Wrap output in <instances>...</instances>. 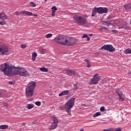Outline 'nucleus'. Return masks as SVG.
I'll return each mask as SVG.
<instances>
[{
    "mask_svg": "<svg viewBox=\"0 0 131 131\" xmlns=\"http://www.w3.org/2000/svg\"><path fill=\"white\" fill-rule=\"evenodd\" d=\"M75 20L81 25H84L86 23V18H84L80 16L76 15L74 17Z\"/></svg>",
    "mask_w": 131,
    "mask_h": 131,
    "instance_id": "8",
    "label": "nucleus"
},
{
    "mask_svg": "<svg viewBox=\"0 0 131 131\" xmlns=\"http://www.w3.org/2000/svg\"><path fill=\"white\" fill-rule=\"evenodd\" d=\"M36 57H37V53H36V52H33L32 53V60H33V61H35V58H36Z\"/></svg>",
    "mask_w": 131,
    "mask_h": 131,
    "instance_id": "21",
    "label": "nucleus"
},
{
    "mask_svg": "<svg viewBox=\"0 0 131 131\" xmlns=\"http://www.w3.org/2000/svg\"><path fill=\"white\" fill-rule=\"evenodd\" d=\"M100 111H101V112H103L104 111H105V107L104 106H102L100 108Z\"/></svg>",
    "mask_w": 131,
    "mask_h": 131,
    "instance_id": "31",
    "label": "nucleus"
},
{
    "mask_svg": "<svg viewBox=\"0 0 131 131\" xmlns=\"http://www.w3.org/2000/svg\"><path fill=\"white\" fill-rule=\"evenodd\" d=\"M9 127L8 125H0V129H7Z\"/></svg>",
    "mask_w": 131,
    "mask_h": 131,
    "instance_id": "20",
    "label": "nucleus"
},
{
    "mask_svg": "<svg viewBox=\"0 0 131 131\" xmlns=\"http://www.w3.org/2000/svg\"><path fill=\"white\" fill-rule=\"evenodd\" d=\"M0 70L8 76H13V75H17V74L20 76H28L29 75V73L25 69L20 68V67L14 69L7 63L2 64Z\"/></svg>",
    "mask_w": 131,
    "mask_h": 131,
    "instance_id": "1",
    "label": "nucleus"
},
{
    "mask_svg": "<svg viewBox=\"0 0 131 131\" xmlns=\"http://www.w3.org/2000/svg\"><path fill=\"white\" fill-rule=\"evenodd\" d=\"M94 11H96L98 14H104L108 12V9L106 7H95Z\"/></svg>",
    "mask_w": 131,
    "mask_h": 131,
    "instance_id": "10",
    "label": "nucleus"
},
{
    "mask_svg": "<svg viewBox=\"0 0 131 131\" xmlns=\"http://www.w3.org/2000/svg\"><path fill=\"white\" fill-rule=\"evenodd\" d=\"M124 8L125 10H131V4H126L124 5Z\"/></svg>",
    "mask_w": 131,
    "mask_h": 131,
    "instance_id": "19",
    "label": "nucleus"
},
{
    "mask_svg": "<svg viewBox=\"0 0 131 131\" xmlns=\"http://www.w3.org/2000/svg\"><path fill=\"white\" fill-rule=\"evenodd\" d=\"M99 81H100V76H99V74H96L91 79L89 83L90 84H98Z\"/></svg>",
    "mask_w": 131,
    "mask_h": 131,
    "instance_id": "9",
    "label": "nucleus"
},
{
    "mask_svg": "<svg viewBox=\"0 0 131 131\" xmlns=\"http://www.w3.org/2000/svg\"><path fill=\"white\" fill-rule=\"evenodd\" d=\"M23 124H24V125H25L26 124V123H23Z\"/></svg>",
    "mask_w": 131,
    "mask_h": 131,
    "instance_id": "47",
    "label": "nucleus"
},
{
    "mask_svg": "<svg viewBox=\"0 0 131 131\" xmlns=\"http://www.w3.org/2000/svg\"><path fill=\"white\" fill-rule=\"evenodd\" d=\"M20 14H22L23 15H26V16H32L33 13L30 12L28 11H21Z\"/></svg>",
    "mask_w": 131,
    "mask_h": 131,
    "instance_id": "14",
    "label": "nucleus"
},
{
    "mask_svg": "<svg viewBox=\"0 0 131 131\" xmlns=\"http://www.w3.org/2000/svg\"><path fill=\"white\" fill-rule=\"evenodd\" d=\"M56 12H52V16H53V17H55V13Z\"/></svg>",
    "mask_w": 131,
    "mask_h": 131,
    "instance_id": "40",
    "label": "nucleus"
},
{
    "mask_svg": "<svg viewBox=\"0 0 131 131\" xmlns=\"http://www.w3.org/2000/svg\"><path fill=\"white\" fill-rule=\"evenodd\" d=\"M103 49L106 51H109V52H114L115 51L112 45H104L101 48V50H103Z\"/></svg>",
    "mask_w": 131,
    "mask_h": 131,
    "instance_id": "12",
    "label": "nucleus"
},
{
    "mask_svg": "<svg viewBox=\"0 0 131 131\" xmlns=\"http://www.w3.org/2000/svg\"><path fill=\"white\" fill-rule=\"evenodd\" d=\"M68 94H69V91L66 90V91H63L61 93H60L59 94V97H62V96H65L66 95H68Z\"/></svg>",
    "mask_w": 131,
    "mask_h": 131,
    "instance_id": "15",
    "label": "nucleus"
},
{
    "mask_svg": "<svg viewBox=\"0 0 131 131\" xmlns=\"http://www.w3.org/2000/svg\"><path fill=\"white\" fill-rule=\"evenodd\" d=\"M105 23H106L105 25H108V23L107 22H106Z\"/></svg>",
    "mask_w": 131,
    "mask_h": 131,
    "instance_id": "46",
    "label": "nucleus"
},
{
    "mask_svg": "<svg viewBox=\"0 0 131 131\" xmlns=\"http://www.w3.org/2000/svg\"><path fill=\"white\" fill-rule=\"evenodd\" d=\"M84 61H85V62H86V63L89 64H91V60H88V59H84Z\"/></svg>",
    "mask_w": 131,
    "mask_h": 131,
    "instance_id": "34",
    "label": "nucleus"
},
{
    "mask_svg": "<svg viewBox=\"0 0 131 131\" xmlns=\"http://www.w3.org/2000/svg\"><path fill=\"white\" fill-rule=\"evenodd\" d=\"M6 19H8V16L5 13H0V25H5L6 24L5 20Z\"/></svg>",
    "mask_w": 131,
    "mask_h": 131,
    "instance_id": "11",
    "label": "nucleus"
},
{
    "mask_svg": "<svg viewBox=\"0 0 131 131\" xmlns=\"http://www.w3.org/2000/svg\"><path fill=\"white\" fill-rule=\"evenodd\" d=\"M77 88H78V86H77L76 84H74L73 89V91H76V90H77Z\"/></svg>",
    "mask_w": 131,
    "mask_h": 131,
    "instance_id": "29",
    "label": "nucleus"
},
{
    "mask_svg": "<svg viewBox=\"0 0 131 131\" xmlns=\"http://www.w3.org/2000/svg\"><path fill=\"white\" fill-rule=\"evenodd\" d=\"M34 107V105L33 104H28V109H32Z\"/></svg>",
    "mask_w": 131,
    "mask_h": 131,
    "instance_id": "24",
    "label": "nucleus"
},
{
    "mask_svg": "<svg viewBox=\"0 0 131 131\" xmlns=\"http://www.w3.org/2000/svg\"><path fill=\"white\" fill-rule=\"evenodd\" d=\"M124 53L126 55H128L129 54H131V49L128 48L127 49H125L124 51Z\"/></svg>",
    "mask_w": 131,
    "mask_h": 131,
    "instance_id": "17",
    "label": "nucleus"
},
{
    "mask_svg": "<svg viewBox=\"0 0 131 131\" xmlns=\"http://www.w3.org/2000/svg\"><path fill=\"white\" fill-rule=\"evenodd\" d=\"M119 100L121 101H124L125 100V96L123 95V94H121V95H119Z\"/></svg>",
    "mask_w": 131,
    "mask_h": 131,
    "instance_id": "18",
    "label": "nucleus"
},
{
    "mask_svg": "<svg viewBox=\"0 0 131 131\" xmlns=\"http://www.w3.org/2000/svg\"><path fill=\"white\" fill-rule=\"evenodd\" d=\"M95 57H98L99 56V53H95Z\"/></svg>",
    "mask_w": 131,
    "mask_h": 131,
    "instance_id": "42",
    "label": "nucleus"
},
{
    "mask_svg": "<svg viewBox=\"0 0 131 131\" xmlns=\"http://www.w3.org/2000/svg\"><path fill=\"white\" fill-rule=\"evenodd\" d=\"M94 10H95V8H93V9L92 14V17H95V16H96V13H97V12Z\"/></svg>",
    "mask_w": 131,
    "mask_h": 131,
    "instance_id": "25",
    "label": "nucleus"
},
{
    "mask_svg": "<svg viewBox=\"0 0 131 131\" xmlns=\"http://www.w3.org/2000/svg\"><path fill=\"white\" fill-rule=\"evenodd\" d=\"M91 39V38H90V37H87V41H89V40H90Z\"/></svg>",
    "mask_w": 131,
    "mask_h": 131,
    "instance_id": "44",
    "label": "nucleus"
},
{
    "mask_svg": "<svg viewBox=\"0 0 131 131\" xmlns=\"http://www.w3.org/2000/svg\"><path fill=\"white\" fill-rule=\"evenodd\" d=\"M122 129L121 128H116L115 129V131H121Z\"/></svg>",
    "mask_w": 131,
    "mask_h": 131,
    "instance_id": "36",
    "label": "nucleus"
},
{
    "mask_svg": "<svg viewBox=\"0 0 131 131\" xmlns=\"http://www.w3.org/2000/svg\"><path fill=\"white\" fill-rule=\"evenodd\" d=\"M36 86V82L29 83L26 87V96L27 97H32L34 95V90H35Z\"/></svg>",
    "mask_w": 131,
    "mask_h": 131,
    "instance_id": "2",
    "label": "nucleus"
},
{
    "mask_svg": "<svg viewBox=\"0 0 131 131\" xmlns=\"http://www.w3.org/2000/svg\"><path fill=\"white\" fill-rule=\"evenodd\" d=\"M88 36V34H85L82 36V38H87Z\"/></svg>",
    "mask_w": 131,
    "mask_h": 131,
    "instance_id": "35",
    "label": "nucleus"
},
{
    "mask_svg": "<svg viewBox=\"0 0 131 131\" xmlns=\"http://www.w3.org/2000/svg\"><path fill=\"white\" fill-rule=\"evenodd\" d=\"M89 36H93V34H89Z\"/></svg>",
    "mask_w": 131,
    "mask_h": 131,
    "instance_id": "45",
    "label": "nucleus"
},
{
    "mask_svg": "<svg viewBox=\"0 0 131 131\" xmlns=\"http://www.w3.org/2000/svg\"><path fill=\"white\" fill-rule=\"evenodd\" d=\"M83 129H81V130H80L79 131H83Z\"/></svg>",
    "mask_w": 131,
    "mask_h": 131,
    "instance_id": "48",
    "label": "nucleus"
},
{
    "mask_svg": "<svg viewBox=\"0 0 131 131\" xmlns=\"http://www.w3.org/2000/svg\"><path fill=\"white\" fill-rule=\"evenodd\" d=\"M45 2H47V0H45Z\"/></svg>",
    "mask_w": 131,
    "mask_h": 131,
    "instance_id": "50",
    "label": "nucleus"
},
{
    "mask_svg": "<svg viewBox=\"0 0 131 131\" xmlns=\"http://www.w3.org/2000/svg\"><path fill=\"white\" fill-rule=\"evenodd\" d=\"M3 106L4 107H5V108H8V107H9V105L6 102L3 103Z\"/></svg>",
    "mask_w": 131,
    "mask_h": 131,
    "instance_id": "30",
    "label": "nucleus"
},
{
    "mask_svg": "<svg viewBox=\"0 0 131 131\" xmlns=\"http://www.w3.org/2000/svg\"><path fill=\"white\" fill-rule=\"evenodd\" d=\"M82 106H86L85 104H82Z\"/></svg>",
    "mask_w": 131,
    "mask_h": 131,
    "instance_id": "49",
    "label": "nucleus"
},
{
    "mask_svg": "<svg viewBox=\"0 0 131 131\" xmlns=\"http://www.w3.org/2000/svg\"><path fill=\"white\" fill-rule=\"evenodd\" d=\"M32 16H34V17H37V14H32Z\"/></svg>",
    "mask_w": 131,
    "mask_h": 131,
    "instance_id": "43",
    "label": "nucleus"
},
{
    "mask_svg": "<svg viewBox=\"0 0 131 131\" xmlns=\"http://www.w3.org/2000/svg\"><path fill=\"white\" fill-rule=\"evenodd\" d=\"M116 93L119 96L121 95L122 94V90L121 89H116Z\"/></svg>",
    "mask_w": 131,
    "mask_h": 131,
    "instance_id": "16",
    "label": "nucleus"
},
{
    "mask_svg": "<svg viewBox=\"0 0 131 131\" xmlns=\"http://www.w3.org/2000/svg\"><path fill=\"white\" fill-rule=\"evenodd\" d=\"M125 29H126V28H125Z\"/></svg>",
    "mask_w": 131,
    "mask_h": 131,
    "instance_id": "53",
    "label": "nucleus"
},
{
    "mask_svg": "<svg viewBox=\"0 0 131 131\" xmlns=\"http://www.w3.org/2000/svg\"><path fill=\"white\" fill-rule=\"evenodd\" d=\"M51 119L53 120V123L49 128V129L50 130H53V129H55V128L57 127V125H58V123H59V120H58V119L56 117H51Z\"/></svg>",
    "mask_w": 131,
    "mask_h": 131,
    "instance_id": "7",
    "label": "nucleus"
},
{
    "mask_svg": "<svg viewBox=\"0 0 131 131\" xmlns=\"http://www.w3.org/2000/svg\"><path fill=\"white\" fill-rule=\"evenodd\" d=\"M75 99V98L70 99L65 104L64 110L69 115H71V109H72L73 105H74Z\"/></svg>",
    "mask_w": 131,
    "mask_h": 131,
    "instance_id": "3",
    "label": "nucleus"
},
{
    "mask_svg": "<svg viewBox=\"0 0 131 131\" xmlns=\"http://www.w3.org/2000/svg\"><path fill=\"white\" fill-rule=\"evenodd\" d=\"M39 70H40V71H42L43 72H48V71H49V70L47 68H40Z\"/></svg>",
    "mask_w": 131,
    "mask_h": 131,
    "instance_id": "22",
    "label": "nucleus"
},
{
    "mask_svg": "<svg viewBox=\"0 0 131 131\" xmlns=\"http://www.w3.org/2000/svg\"><path fill=\"white\" fill-rule=\"evenodd\" d=\"M57 7L56 6L53 7L52 8V12L56 13V11H57Z\"/></svg>",
    "mask_w": 131,
    "mask_h": 131,
    "instance_id": "26",
    "label": "nucleus"
},
{
    "mask_svg": "<svg viewBox=\"0 0 131 131\" xmlns=\"http://www.w3.org/2000/svg\"><path fill=\"white\" fill-rule=\"evenodd\" d=\"M1 95H2V93H0V96H1Z\"/></svg>",
    "mask_w": 131,
    "mask_h": 131,
    "instance_id": "51",
    "label": "nucleus"
},
{
    "mask_svg": "<svg viewBox=\"0 0 131 131\" xmlns=\"http://www.w3.org/2000/svg\"><path fill=\"white\" fill-rule=\"evenodd\" d=\"M15 15H21V12L19 13V12H18V11L15 12Z\"/></svg>",
    "mask_w": 131,
    "mask_h": 131,
    "instance_id": "39",
    "label": "nucleus"
},
{
    "mask_svg": "<svg viewBox=\"0 0 131 131\" xmlns=\"http://www.w3.org/2000/svg\"><path fill=\"white\" fill-rule=\"evenodd\" d=\"M33 123H35V122H33Z\"/></svg>",
    "mask_w": 131,
    "mask_h": 131,
    "instance_id": "52",
    "label": "nucleus"
},
{
    "mask_svg": "<svg viewBox=\"0 0 131 131\" xmlns=\"http://www.w3.org/2000/svg\"><path fill=\"white\" fill-rule=\"evenodd\" d=\"M40 101H36L35 102V105H36L37 106H40Z\"/></svg>",
    "mask_w": 131,
    "mask_h": 131,
    "instance_id": "33",
    "label": "nucleus"
},
{
    "mask_svg": "<svg viewBox=\"0 0 131 131\" xmlns=\"http://www.w3.org/2000/svg\"><path fill=\"white\" fill-rule=\"evenodd\" d=\"M91 66H92L90 64H89L87 65L88 68H91Z\"/></svg>",
    "mask_w": 131,
    "mask_h": 131,
    "instance_id": "41",
    "label": "nucleus"
},
{
    "mask_svg": "<svg viewBox=\"0 0 131 131\" xmlns=\"http://www.w3.org/2000/svg\"><path fill=\"white\" fill-rule=\"evenodd\" d=\"M67 73L70 76H74L75 75V72L72 70H67Z\"/></svg>",
    "mask_w": 131,
    "mask_h": 131,
    "instance_id": "13",
    "label": "nucleus"
},
{
    "mask_svg": "<svg viewBox=\"0 0 131 131\" xmlns=\"http://www.w3.org/2000/svg\"><path fill=\"white\" fill-rule=\"evenodd\" d=\"M105 28H106V27H104V26H101L99 29H101V30H103V29H105Z\"/></svg>",
    "mask_w": 131,
    "mask_h": 131,
    "instance_id": "37",
    "label": "nucleus"
},
{
    "mask_svg": "<svg viewBox=\"0 0 131 131\" xmlns=\"http://www.w3.org/2000/svg\"><path fill=\"white\" fill-rule=\"evenodd\" d=\"M8 83L9 84H14V82L12 81H10L8 82Z\"/></svg>",
    "mask_w": 131,
    "mask_h": 131,
    "instance_id": "38",
    "label": "nucleus"
},
{
    "mask_svg": "<svg viewBox=\"0 0 131 131\" xmlns=\"http://www.w3.org/2000/svg\"><path fill=\"white\" fill-rule=\"evenodd\" d=\"M53 36V34H48L46 35L47 38H50V37H52Z\"/></svg>",
    "mask_w": 131,
    "mask_h": 131,
    "instance_id": "28",
    "label": "nucleus"
},
{
    "mask_svg": "<svg viewBox=\"0 0 131 131\" xmlns=\"http://www.w3.org/2000/svg\"><path fill=\"white\" fill-rule=\"evenodd\" d=\"M66 38L67 37L59 35L56 37L54 39L58 45H62V46H65V43L66 42Z\"/></svg>",
    "mask_w": 131,
    "mask_h": 131,
    "instance_id": "4",
    "label": "nucleus"
},
{
    "mask_svg": "<svg viewBox=\"0 0 131 131\" xmlns=\"http://www.w3.org/2000/svg\"><path fill=\"white\" fill-rule=\"evenodd\" d=\"M30 4H31V7H36V5H35L34 3L31 2Z\"/></svg>",
    "mask_w": 131,
    "mask_h": 131,
    "instance_id": "32",
    "label": "nucleus"
},
{
    "mask_svg": "<svg viewBox=\"0 0 131 131\" xmlns=\"http://www.w3.org/2000/svg\"><path fill=\"white\" fill-rule=\"evenodd\" d=\"M100 115H102V114L101 112H98L93 115V117H97V116H100Z\"/></svg>",
    "mask_w": 131,
    "mask_h": 131,
    "instance_id": "23",
    "label": "nucleus"
},
{
    "mask_svg": "<svg viewBox=\"0 0 131 131\" xmlns=\"http://www.w3.org/2000/svg\"><path fill=\"white\" fill-rule=\"evenodd\" d=\"M11 53V51L9 50V48L6 45H3L0 47V56L2 55H9Z\"/></svg>",
    "mask_w": 131,
    "mask_h": 131,
    "instance_id": "5",
    "label": "nucleus"
},
{
    "mask_svg": "<svg viewBox=\"0 0 131 131\" xmlns=\"http://www.w3.org/2000/svg\"><path fill=\"white\" fill-rule=\"evenodd\" d=\"M20 47L21 49H26V48H27V45H26V44H21L20 45Z\"/></svg>",
    "mask_w": 131,
    "mask_h": 131,
    "instance_id": "27",
    "label": "nucleus"
},
{
    "mask_svg": "<svg viewBox=\"0 0 131 131\" xmlns=\"http://www.w3.org/2000/svg\"><path fill=\"white\" fill-rule=\"evenodd\" d=\"M76 44V39L74 37L68 38L66 39V43L64 46H73Z\"/></svg>",
    "mask_w": 131,
    "mask_h": 131,
    "instance_id": "6",
    "label": "nucleus"
}]
</instances>
